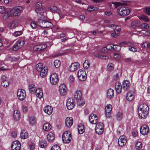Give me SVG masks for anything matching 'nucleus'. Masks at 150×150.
I'll list each match as a JSON object with an SVG mask.
<instances>
[{"mask_svg":"<svg viewBox=\"0 0 150 150\" xmlns=\"http://www.w3.org/2000/svg\"><path fill=\"white\" fill-rule=\"evenodd\" d=\"M43 129L45 131H49L50 130L51 128V125L48 123H46L44 124L43 126Z\"/></svg>","mask_w":150,"mask_h":150,"instance_id":"37","label":"nucleus"},{"mask_svg":"<svg viewBox=\"0 0 150 150\" xmlns=\"http://www.w3.org/2000/svg\"><path fill=\"white\" fill-rule=\"evenodd\" d=\"M36 119L34 116H31L29 118V124L31 125H35L36 122Z\"/></svg>","mask_w":150,"mask_h":150,"instance_id":"33","label":"nucleus"},{"mask_svg":"<svg viewBox=\"0 0 150 150\" xmlns=\"http://www.w3.org/2000/svg\"><path fill=\"white\" fill-rule=\"evenodd\" d=\"M113 45H112L109 44L107 45L106 47L107 48V50H110L112 49H113Z\"/></svg>","mask_w":150,"mask_h":150,"instance_id":"59","label":"nucleus"},{"mask_svg":"<svg viewBox=\"0 0 150 150\" xmlns=\"http://www.w3.org/2000/svg\"><path fill=\"white\" fill-rule=\"evenodd\" d=\"M1 80V84L2 86L6 87L8 86L9 83L8 81L6 80V77L5 75H3L2 76Z\"/></svg>","mask_w":150,"mask_h":150,"instance_id":"18","label":"nucleus"},{"mask_svg":"<svg viewBox=\"0 0 150 150\" xmlns=\"http://www.w3.org/2000/svg\"><path fill=\"white\" fill-rule=\"evenodd\" d=\"M104 125L102 122L97 123L96 127V132L98 134H101L104 131Z\"/></svg>","mask_w":150,"mask_h":150,"instance_id":"6","label":"nucleus"},{"mask_svg":"<svg viewBox=\"0 0 150 150\" xmlns=\"http://www.w3.org/2000/svg\"><path fill=\"white\" fill-rule=\"evenodd\" d=\"M54 64L56 68H58L60 64V62L58 60H56L54 62Z\"/></svg>","mask_w":150,"mask_h":150,"instance_id":"49","label":"nucleus"},{"mask_svg":"<svg viewBox=\"0 0 150 150\" xmlns=\"http://www.w3.org/2000/svg\"><path fill=\"white\" fill-rule=\"evenodd\" d=\"M41 70L39 71L40 72V76L42 77H45L48 71L47 67H44Z\"/></svg>","mask_w":150,"mask_h":150,"instance_id":"28","label":"nucleus"},{"mask_svg":"<svg viewBox=\"0 0 150 150\" xmlns=\"http://www.w3.org/2000/svg\"><path fill=\"white\" fill-rule=\"evenodd\" d=\"M82 92L80 90H77L75 93L74 94V98L76 100H79L82 99Z\"/></svg>","mask_w":150,"mask_h":150,"instance_id":"22","label":"nucleus"},{"mask_svg":"<svg viewBox=\"0 0 150 150\" xmlns=\"http://www.w3.org/2000/svg\"><path fill=\"white\" fill-rule=\"evenodd\" d=\"M116 117L117 119L119 121L121 120L123 117V115L122 112H118L116 115Z\"/></svg>","mask_w":150,"mask_h":150,"instance_id":"41","label":"nucleus"},{"mask_svg":"<svg viewBox=\"0 0 150 150\" xmlns=\"http://www.w3.org/2000/svg\"><path fill=\"white\" fill-rule=\"evenodd\" d=\"M21 147L20 142L18 140L14 141L11 146L12 150H20Z\"/></svg>","mask_w":150,"mask_h":150,"instance_id":"10","label":"nucleus"},{"mask_svg":"<svg viewBox=\"0 0 150 150\" xmlns=\"http://www.w3.org/2000/svg\"><path fill=\"white\" fill-rule=\"evenodd\" d=\"M51 150H61L59 146L56 144L53 145L51 148Z\"/></svg>","mask_w":150,"mask_h":150,"instance_id":"50","label":"nucleus"},{"mask_svg":"<svg viewBox=\"0 0 150 150\" xmlns=\"http://www.w3.org/2000/svg\"><path fill=\"white\" fill-rule=\"evenodd\" d=\"M130 83L127 80L124 81L122 83V88L124 90H128L130 87Z\"/></svg>","mask_w":150,"mask_h":150,"instance_id":"25","label":"nucleus"},{"mask_svg":"<svg viewBox=\"0 0 150 150\" xmlns=\"http://www.w3.org/2000/svg\"><path fill=\"white\" fill-rule=\"evenodd\" d=\"M126 139L122 136H120L118 139V143L119 145L122 146L125 145L126 143Z\"/></svg>","mask_w":150,"mask_h":150,"instance_id":"24","label":"nucleus"},{"mask_svg":"<svg viewBox=\"0 0 150 150\" xmlns=\"http://www.w3.org/2000/svg\"><path fill=\"white\" fill-rule=\"evenodd\" d=\"M108 50L106 47H104L102 48L100 52L102 53H105L107 52Z\"/></svg>","mask_w":150,"mask_h":150,"instance_id":"57","label":"nucleus"},{"mask_svg":"<svg viewBox=\"0 0 150 150\" xmlns=\"http://www.w3.org/2000/svg\"><path fill=\"white\" fill-rule=\"evenodd\" d=\"M149 28V25L146 23H144L142 24L140 23V29H148Z\"/></svg>","mask_w":150,"mask_h":150,"instance_id":"39","label":"nucleus"},{"mask_svg":"<svg viewBox=\"0 0 150 150\" xmlns=\"http://www.w3.org/2000/svg\"><path fill=\"white\" fill-rule=\"evenodd\" d=\"M115 89L116 92L118 93H120L122 90V86L121 84L118 82H117L115 83Z\"/></svg>","mask_w":150,"mask_h":150,"instance_id":"30","label":"nucleus"},{"mask_svg":"<svg viewBox=\"0 0 150 150\" xmlns=\"http://www.w3.org/2000/svg\"><path fill=\"white\" fill-rule=\"evenodd\" d=\"M86 73H85L84 74H83L81 75V76L80 77L79 79L81 81H84L86 79Z\"/></svg>","mask_w":150,"mask_h":150,"instance_id":"54","label":"nucleus"},{"mask_svg":"<svg viewBox=\"0 0 150 150\" xmlns=\"http://www.w3.org/2000/svg\"><path fill=\"white\" fill-rule=\"evenodd\" d=\"M134 95L133 92L129 91L127 92L126 98L128 101H132L134 99Z\"/></svg>","mask_w":150,"mask_h":150,"instance_id":"23","label":"nucleus"},{"mask_svg":"<svg viewBox=\"0 0 150 150\" xmlns=\"http://www.w3.org/2000/svg\"><path fill=\"white\" fill-rule=\"evenodd\" d=\"M119 33H117L115 30L114 33H112L111 35L112 37L115 38L119 35Z\"/></svg>","mask_w":150,"mask_h":150,"instance_id":"60","label":"nucleus"},{"mask_svg":"<svg viewBox=\"0 0 150 150\" xmlns=\"http://www.w3.org/2000/svg\"><path fill=\"white\" fill-rule=\"evenodd\" d=\"M79 64L77 62H75L72 63L70 66H69V70L71 71H73L76 70L77 69Z\"/></svg>","mask_w":150,"mask_h":150,"instance_id":"21","label":"nucleus"},{"mask_svg":"<svg viewBox=\"0 0 150 150\" xmlns=\"http://www.w3.org/2000/svg\"><path fill=\"white\" fill-rule=\"evenodd\" d=\"M29 89L30 93H34L35 90V86L33 84L30 85L29 86Z\"/></svg>","mask_w":150,"mask_h":150,"instance_id":"45","label":"nucleus"},{"mask_svg":"<svg viewBox=\"0 0 150 150\" xmlns=\"http://www.w3.org/2000/svg\"><path fill=\"white\" fill-rule=\"evenodd\" d=\"M85 73V71L81 69L79 70L77 73V75L79 79L80 77H81V76L83 74H84Z\"/></svg>","mask_w":150,"mask_h":150,"instance_id":"48","label":"nucleus"},{"mask_svg":"<svg viewBox=\"0 0 150 150\" xmlns=\"http://www.w3.org/2000/svg\"><path fill=\"white\" fill-rule=\"evenodd\" d=\"M22 34V32L21 31L15 32L13 34L14 36L18 37L21 35Z\"/></svg>","mask_w":150,"mask_h":150,"instance_id":"55","label":"nucleus"},{"mask_svg":"<svg viewBox=\"0 0 150 150\" xmlns=\"http://www.w3.org/2000/svg\"><path fill=\"white\" fill-rule=\"evenodd\" d=\"M149 128L148 126L145 125H143L140 128L141 133L143 135H146L149 132Z\"/></svg>","mask_w":150,"mask_h":150,"instance_id":"15","label":"nucleus"},{"mask_svg":"<svg viewBox=\"0 0 150 150\" xmlns=\"http://www.w3.org/2000/svg\"><path fill=\"white\" fill-rule=\"evenodd\" d=\"M73 123V119L71 117H68L66 118L65 124L68 127H70Z\"/></svg>","mask_w":150,"mask_h":150,"instance_id":"20","label":"nucleus"},{"mask_svg":"<svg viewBox=\"0 0 150 150\" xmlns=\"http://www.w3.org/2000/svg\"><path fill=\"white\" fill-rule=\"evenodd\" d=\"M59 78L57 74L56 73L52 74L50 77V81L53 85H56L58 82Z\"/></svg>","mask_w":150,"mask_h":150,"instance_id":"9","label":"nucleus"},{"mask_svg":"<svg viewBox=\"0 0 150 150\" xmlns=\"http://www.w3.org/2000/svg\"><path fill=\"white\" fill-rule=\"evenodd\" d=\"M42 64L41 63H39L36 66V69L37 71H39L42 70V68H43Z\"/></svg>","mask_w":150,"mask_h":150,"instance_id":"42","label":"nucleus"},{"mask_svg":"<svg viewBox=\"0 0 150 150\" xmlns=\"http://www.w3.org/2000/svg\"><path fill=\"white\" fill-rule=\"evenodd\" d=\"M83 67L84 69H87L89 67L90 64L88 60H85L83 64Z\"/></svg>","mask_w":150,"mask_h":150,"instance_id":"44","label":"nucleus"},{"mask_svg":"<svg viewBox=\"0 0 150 150\" xmlns=\"http://www.w3.org/2000/svg\"><path fill=\"white\" fill-rule=\"evenodd\" d=\"M108 70L111 71L114 69V65L112 64H109L107 67Z\"/></svg>","mask_w":150,"mask_h":150,"instance_id":"52","label":"nucleus"},{"mask_svg":"<svg viewBox=\"0 0 150 150\" xmlns=\"http://www.w3.org/2000/svg\"><path fill=\"white\" fill-rule=\"evenodd\" d=\"M77 104L80 106H82L85 104V102L82 100V98L79 100H76Z\"/></svg>","mask_w":150,"mask_h":150,"instance_id":"46","label":"nucleus"},{"mask_svg":"<svg viewBox=\"0 0 150 150\" xmlns=\"http://www.w3.org/2000/svg\"><path fill=\"white\" fill-rule=\"evenodd\" d=\"M78 133L80 134H82L84 132L85 129L84 125L82 123L79 124L78 127Z\"/></svg>","mask_w":150,"mask_h":150,"instance_id":"27","label":"nucleus"},{"mask_svg":"<svg viewBox=\"0 0 150 150\" xmlns=\"http://www.w3.org/2000/svg\"><path fill=\"white\" fill-rule=\"evenodd\" d=\"M17 96L18 98L20 100H23L26 96L25 91L24 89H18L17 91Z\"/></svg>","mask_w":150,"mask_h":150,"instance_id":"5","label":"nucleus"},{"mask_svg":"<svg viewBox=\"0 0 150 150\" xmlns=\"http://www.w3.org/2000/svg\"><path fill=\"white\" fill-rule=\"evenodd\" d=\"M89 119L90 123L93 124H96L98 122L97 117L94 114H91L90 115Z\"/></svg>","mask_w":150,"mask_h":150,"instance_id":"17","label":"nucleus"},{"mask_svg":"<svg viewBox=\"0 0 150 150\" xmlns=\"http://www.w3.org/2000/svg\"><path fill=\"white\" fill-rule=\"evenodd\" d=\"M44 111L48 115L52 114L53 111V108L50 106L47 105L45 106L44 108Z\"/></svg>","mask_w":150,"mask_h":150,"instance_id":"19","label":"nucleus"},{"mask_svg":"<svg viewBox=\"0 0 150 150\" xmlns=\"http://www.w3.org/2000/svg\"><path fill=\"white\" fill-rule=\"evenodd\" d=\"M139 19L141 20L145 21H149V20L148 18L145 15H142L139 16Z\"/></svg>","mask_w":150,"mask_h":150,"instance_id":"43","label":"nucleus"},{"mask_svg":"<svg viewBox=\"0 0 150 150\" xmlns=\"http://www.w3.org/2000/svg\"><path fill=\"white\" fill-rule=\"evenodd\" d=\"M105 116L106 117L109 118L111 115V112H105Z\"/></svg>","mask_w":150,"mask_h":150,"instance_id":"64","label":"nucleus"},{"mask_svg":"<svg viewBox=\"0 0 150 150\" xmlns=\"http://www.w3.org/2000/svg\"><path fill=\"white\" fill-rule=\"evenodd\" d=\"M112 3L115 4L114 6L115 8L120 6H121L120 7H118L117 9L118 13L120 16H125L129 14L130 13L129 9L124 6L127 5L126 2H112Z\"/></svg>","mask_w":150,"mask_h":150,"instance_id":"1","label":"nucleus"},{"mask_svg":"<svg viewBox=\"0 0 150 150\" xmlns=\"http://www.w3.org/2000/svg\"><path fill=\"white\" fill-rule=\"evenodd\" d=\"M42 2L40 1L38 2L36 6L35 12L37 13L41 14L44 13V10L42 8Z\"/></svg>","mask_w":150,"mask_h":150,"instance_id":"11","label":"nucleus"},{"mask_svg":"<svg viewBox=\"0 0 150 150\" xmlns=\"http://www.w3.org/2000/svg\"><path fill=\"white\" fill-rule=\"evenodd\" d=\"M112 110L111 105H107L105 108V112H111Z\"/></svg>","mask_w":150,"mask_h":150,"instance_id":"51","label":"nucleus"},{"mask_svg":"<svg viewBox=\"0 0 150 150\" xmlns=\"http://www.w3.org/2000/svg\"><path fill=\"white\" fill-rule=\"evenodd\" d=\"M75 105L73 99L71 98L68 99L67 102V106L68 109L71 110L74 107Z\"/></svg>","mask_w":150,"mask_h":150,"instance_id":"13","label":"nucleus"},{"mask_svg":"<svg viewBox=\"0 0 150 150\" xmlns=\"http://www.w3.org/2000/svg\"><path fill=\"white\" fill-rule=\"evenodd\" d=\"M30 25L31 27L33 29L35 28L37 26L35 23L33 21L31 22L30 23Z\"/></svg>","mask_w":150,"mask_h":150,"instance_id":"61","label":"nucleus"},{"mask_svg":"<svg viewBox=\"0 0 150 150\" xmlns=\"http://www.w3.org/2000/svg\"><path fill=\"white\" fill-rule=\"evenodd\" d=\"M137 32L141 34H144L146 35L147 31L144 30L139 29Z\"/></svg>","mask_w":150,"mask_h":150,"instance_id":"56","label":"nucleus"},{"mask_svg":"<svg viewBox=\"0 0 150 150\" xmlns=\"http://www.w3.org/2000/svg\"><path fill=\"white\" fill-rule=\"evenodd\" d=\"M37 24L41 27L44 28H49L52 25L50 22L42 19L38 20L37 21Z\"/></svg>","mask_w":150,"mask_h":150,"instance_id":"3","label":"nucleus"},{"mask_svg":"<svg viewBox=\"0 0 150 150\" xmlns=\"http://www.w3.org/2000/svg\"><path fill=\"white\" fill-rule=\"evenodd\" d=\"M22 10V8L21 6H18L15 7L14 9H11V11L13 13V16H15L19 15Z\"/></svg>","mask_w":150,"mask_h":150,"instance_id":"12","label":"nucleus"},{"mask_svg":"<svg viewBox=\"0 0 150 150\" xmlns=\"http://www.w3.org/2000/svg\"><path fill=\"white\" fill-rule=\"evenodd\" d=\"M37 96L39 98H40L43 96L42 90L41 88H40L37 89L35 91Z\"/></svg>","mask_w":150,"mask_h":150,"instance_id":"32","label":"nucleus"},{"mask_svg":"<svg viewBox=\"0 0 150 150\" xmlns=\"http://www.w3.org/2000/svg\"><path fill=\"white\" fill-rule=\"evenodd\" d=\"M136 146L137 149H140L142 148V144L140 142H137L136 144Z\"/></svg>","mask_w":150,"mask_h":150,"instance_id":"53","label":"nucleus"},{"mask_svg":"<svg viewBox=\"0 0 150 150\" xmlns=\"http://www.w3.org/2000/svg\"><path fill=\"white\" fill-rule=\"evenodd\" d=\"M18 21L15 20L10 24V27L11 29H13L17 27L18 25Z\"/></svg>","mask_w":150,"mask_h":150,"instance_id":"34","label":"nucleus"},{"mask_svg":"<svg viewBox=\"0 0 150 150\" xmlns=\"http://www.w3.org/2000/svg\"><path fill=\"white\" fill-rule=\"evenodd\" d=\"M21 139H25L28 138V133L27 131L23 130L22 131L21 134Z\"/></svg>","mask_w":150,"mask_h":150,"instance_id":"29","label":"nucleus"},{"mask_svg":"<svg viewBox=\"0 0 150 150\" xmlns=\"http://www.w3.org/2000/svg\"><path fill=\"white\" fill-rule=\"evenodd\" d=\"M131 26L132 28L135 30V32H137L140 29V22L138 21H134L132 22Z\"/></svg>","mask_w":150,"mask_h":150,"instance_id":"8","label":"nucleus"},{"mask_svg":"<svg viewBox=\"0 0 150 150\" xmlns=\"http://www.w3.org/2000/svg\"><path fill=\"white\" fill-rule=\"evenodd\" d=\"M29 146L30 150H33L35 148V144L33 143H31L29 145Z\"/></svg>","mask_w":150,"mask_h":150,"instance_id":"58","label":"nucleus"},{"mask_svg":"<svg viewBox=\"0 0 150 150\" xmlns=\"http://www.w3.org/2000/svg\"><path fill=\"white\" fill-rule=\"evenodd\" d=\"M12 14L13 13H12L11 11V9L10 10V11H6L5 13L4 16H3L4 19H6L10 16H12Z\"/></svg>","mask_w":150,"mask_h":150,"instance_id":"38","label":"nucleus"},{"mask_svg":"<svg viewBox=\"0 0 150 150\" xmlns=\"http://www.w3.org/2000/svg\"><path fill=\"white\" fill-rule=\"evenodd\" d=\"M121 47L119 45H114L113 46V50L116 51L118 52L120 50Z\"/></svg>","mask_w":150,"mask_h":150,"instance_id":"47","label":"nucleus"},{"mask_svg":"<svg viewBox=\"0 0 150 150\" xmlns=\"http://www.w3.org/2000/svg\"><path fill=\"white\" fill-rule=\"evenodd\" d=\"M20 112L19 111L16 110L14 111L13 114L14 118L16 120H18L20 118Z\"/></svg>","mask_w":150,"mask_h":150,"instance_id":"36","label":"nucleus"},{"mask_svg":"<svg viewBox=\"0 0 150 150\" xmlns=\"http://www.w3.org/2000/svg\"><path fill=\"white\" fill-rule=\"evenodd\" d=\"M71 139V135L69 132L65 131L62 135V141L64 143H68Z\"/></svg>","mask_w":150,"mask_h":150,"instance_id":"4","label":"nucleus"},{"mask_svg":"<svg viewBox=\"0 0 150 150\" xmlns=\"http://www.w3.org/2000/svg\"><path fill=\"white\" fill-rule=\"evenodd\" d=\"M47 47V45L44 44H41L35 46L33 48L34 51L40 52L44 50Z\"/></svg>","mask_w":150,"mask_h":150,"instance_id":"16","label":"nucleus"},{"mask_svg":"<svg viewBox=\"0 0 150 150\" xmlns=\"http://www.w3.org/2000/svg\"><path fill=\"white\" fill-rule=\"evenodd\" d=\"M59 91L60 94L62 96L66 94L67 88L64 84H60L59 86Z\"/></svg>","mask_w":150,"mask_h":150,"instance_id":"14","label":"nucleus"},{"mask_svg":"<svg viewBox=\"0 0 150 150\" xmlns=\"http://www.w3.org/2000/svg\"><path fill=\"white\" fill-rule=\"evenodd\" d=\"M47 139L49 142L53 141L54 139V134L52 132L49 133L47 136Z\"/></svg>","mask_w":150,"mask_h":150,"instance_id":"35","label":"nucleus"},{"mask_svg":"<svg viewBox=\"0 0 150 150\" xmlns=\"http://www.w3.org/2000/svg\"><path fill=\"white\" fill-rule=\"evenodd\" d=\"M138 113L140 117L145 118L149 113V108L146 103L140 104L138 108Z\"/></svg>","mask_w":150,"mask_h":150,"instance_id":"2","label":"nucleus"},{"mask_svg":"<svg viewBox=\"0 0 150 150\" xmlns=\"http://www.w3.org/2000/svg\"><path fill=\"white\" fill-rule=\"evenodd\" d=\"M145 12L147 14L150 15V7H147L146 8Z\"/></svg>","mask_w":150,"mask_h":150,"instance_id":"62","label":"nucleus"},{"mask_svg":"<svg viewBox=\"0 0 150 150\" xmlns=\"http://www.w3.org/2000/svg\"><path fill=\"white\" fill-rule=\"evenodd\" d=\"M25 44V42L23 40H18L15 43L13 47V50L14 51H17L19 49L21 48Z\"/></svg>","mask_w":150,"mask_h":150,"instance_id":"7","label":"nucleus"},{"mask_svg":"<svg viewBox=\"0 0 150 150\" xmlns=\"http://www.w3.org/2000/svg\"><path fill=\"white\" fill-rule=\"evenodd\" d=\"M114 91L111 88H109L107 92V96L109 99L112 98L114 96Z\"/></svg>","mask_w":150,"mask_h":150,"instance_id":"26","label":"nucleus"},{"mask_svg":"<svg viewBox=\"0 0 150 150\" xmlns=\"http://www.w3.org/2000/svg\"><path fill=\"white\" fill-rule=\"evenodd\" d=\"M48 9L52 13H59V10L55 6H52L49 7Z\"/></svg>","mask_w":150,"mask_h":150,"instance_id":"31","label":"nucleus"},{"mask_svg":"<svg viewBox=\"0 0 150 150\" xmlns=\"http://www.w3.org/2000/svg\"><path fill=\"white\" fill-rule=\"evenodd\" d=\"M5 8L3 6H0V13H3L5 12Z\"/></svg>","mask_w":150,"mask_h":150,"instance_id":"63","label":"nucleus"},{"mask_svg":"<svg viewBox=\"0 0 150 150\" xmlns=\"http://www.w3.org/2000/svg\"><path fill=\"white\" fill-rule=\"evenodd\" d=\"M47 146V143L45 141L43 140H40L39 142V146L42 148H45Z\"/></svg>","mask_w":150,"mask_h":150,"instance_id":"40","label":"nucleus"}]
</instances>
